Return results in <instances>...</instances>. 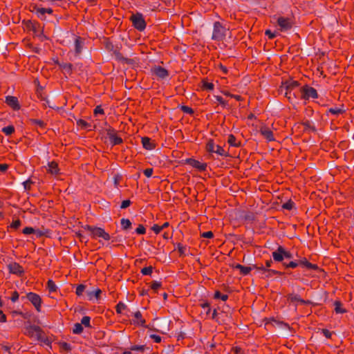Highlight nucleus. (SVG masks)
Masks as SVG:
<instances>
[{"label":"nucleus","instance_id":"f257e3e1","mask_svg":"<svg viewBox=\"0 0 354 354\" xmlns=\"http://www.w3.org/2000/svg\"><path fill=\"white\" fill-rule=\"evenodd\" d=\"M272 257L275 262H281L282 266L285 270L289 268L295 269L299 266L304 271L324 272V270L320 268L317 264L310 263L306 257H301L299 259L290 261L289 262L283 261L284 259H292L293 254L282 245H279L277 249L272 252Z\"/></svg>","mask_w":354,"mask_h":354},{"label":"nucleus","instance_id":"f03ea898","mask_svg":"<svg viewBox=\"0 0 354 354\" xmlns=\"http://www.w3.org/2000/svg\"><path fill=\"white\" fill-rule=\"evenodd\" d=\"M103 43L106 50L109 52H112L118 62L130 66H135L138 64V61L136 59L123 57L122 53L120 52V47L118 46H115L109 38H105Z\"/></svg>","mask_w":354,"mask_h":354},{"label":"nucleus","instance_id":"7ed1b4c3","mask_svg":"<svg viewBox=\"0 0 354 354\" xmlns=\"http://www.w3.org/2000/svg\"><path fill=\"white\" fill-rule=\"evenodd\" d=\"M227 31V29L220 21H215L213 25L212 39L223 41L225 39Z\"/></svg>","mask_w":354,"mask_h":354},{"label":"nucleus","instance_id":"20e7f679","mask_svg":"<svg viewBox=\"0 0 354 354\" xmlns=\"http://www.w3.org/2000/svg\"><path fill=\"white\" fill-rule=\"evenodd\" d=\"M26 328L29 336L32 337L35 333L37 340L43 342L46 344H49L50 343L48 339L45 337V333L40 326L36 325H30Z\"/></svg>","mask_w":354,"mask_h":354},{"label":"nucleus","instance_id":"39448f33","mask_svg":"<svg viewBox=\"0 0 354 354\" xmlns=\"http://www.w3.org/2000/svg\"><path fill=\"white\" fill-rule=\"evenodd\" d=\"M84 229L91 232V234L93 238L96 239L97 237H101L106 241H109L111 239V236L109 233L106 232L104 230L102 227L91 226L89 225H86L84 227Z\"/></svg>","mask_w":354,"mask_h":354},{"label":"nucleus","instance_id":"423d86ee","mask_svg":"<svg viewBox=\"0 0 354 354\" xmlns=\"http://www.w3.org/2000/svg\"><path fill=\"white\" fill-rule=\"evenodd\" d=\"M130 21L132 22L133 28L139 31H143L146 28L147 23L142 14L140 12L133 14L130 17Z\"/></svg>","mask_w":354,"mask_h":354},{"label":"nucleus","instance_id":"0eeeda50","mask_svg":"<svg viewBox=\"0 0 354 354\" xmlns=\"http://www.w3.org/2000/svg\"><path fill=\"white\" fill-rule=\"evenodd\" d=\"M317 91L313 87L308 84H305L301 87V99L308 100L310 98L317 99Z\"/></svg>","mask_w":354,"mask_h":354},{"label":"nucleus","instance_id":"6e6552de","mask_svg":"<svg viewBox=\"0 0 354 354\" xmlns=\"http://www.w3.org/2000/svg\"><path fill=\"white\" fill-rule=\"evenodd\" d=\"M106 132L112 146L120 145L123 142L122 138L118 136V131L112 127L109 126L106 129Z\"/></svg>","mask_w":354,"mask_h":354},{"label":"nucleus","instance_id":"1a4fd4ad","mask_svg":"<svg viewBox=\"0 0 354 354\" xmlns=\"http://www.w3.org/2000/svg\"><path fill=\"white\" fill-rule=\"evenodd\" d=\"M277 24L279 27V30L281 32H284L288 31L292 28L294 21L291 18L279 17L277 20Z\"/></svg>","mask_w":354,"mask_h":354},{"label":"nucleus","instance_id":"9d476101","mask_svg":"<svg viewBox=\"0 0 354 354\" xmlns=\"http://www.w3.org/2000/svg\"><path fill=\"white\" fill-rule=\"evenodd\" d=\"M25 297L34 306L37 312H41L42 299L38 294L30 292Z\"/></svg>","mask_w":354,"mask_h":354},{"label":"nucleus","instance_id":"9b49d317","mask_svg":"<svg viewBox=\"0 0 354 354\" xmlns=\"http://www.w3.org/2000/svg\"><path fill=\"white\" fill-rule=\"evenodd\" d=\"M185 163L192 166L193 168L196 169L199 171H206L207 167L206 163L201 162L200 161L192 158L185 159Z\"/></svg>","mask_w":354,"mask_h":354},{"label":"nucleus","instance_id":"f8f14e48","mask_svg":"<svg viewBox=\"0 0 354 354\" xmlns=\"http://www.w3.org/2000/svg\"><path fill=\"white\" fill-rule=\"evenodd\" d=\"M23 24L26 26L28 30H32L34 33L38 34L39 32H42L43 30L40 26V24L35 21L31 20H24Z\"/></svg>","mask_w":354,"mask_h":354},{"label":"nucleus","instance_id":"ddd939ff","mask_svg":"<svg viewBox=\"0 0 354 354\" xmlns=\"http://www.w3.org/2000/svg\"><path fill=\"white\" fill-rule=\"evenodd\" d=\"M8 269L10 273L16 274L18 277H23L25 272L23 267L17 262H11L9 263L8 265Z\"/></svg>","mask_w":354,"mask_h":354},{"label":"nucleus","instance_id":"4468645a","mask_svg":"<svg viewBox=\"0 0 354 354\" xmlns=\"http://www.w3.org/2000/svg\"><path fill=\"white\" fill-rule=\"evenodd\" d=\"M285 97L291 103L294 102L296 100L301 98V88L299 90H283Z\"/></svg>","mask_w":354,"mask_h":354},{"label":"nucleus","instance_id":"2eb2a0df","mask_svg":"<svg viewBox=\"0 0 354 354\" xmlns=\"http://www.w3.org/2000/svg\"><path fill=\"white\" fill-rule=\"evenodd\" d=\"M299 86L300 83L298 81L286 80V82H282V84L280 86V91L283 93V90H299Z\"/></svg>","mask_w":354,"mask_h":354},{"label":"nucleus","instance_id":"dca6fc26","mask_svg":"<svg viewBox=\"0 0 354 354\" xmlns=\"http://www.w3.org/2000/svg\"><path fill=\"white\" fill-rule=\"evenodd\" d=\"M151 73L160 79H165L169 75L168 70L160 66H154L151 68Z\"/></svg>","mask_w":354,"mask_h":354},{"label":"nucleus","instance_id":"f3484780","mask_svg":"<svg viewBox=\"0 0 354 354\" xmlns=\"http://www.w3.org/2000/svg\"><path fill=\"white\" fill-rule=\"evenodd\" d=\"M5 102L15 111H18L21 108L17 97L11 95L6 96Z\"/></svg>","mask_w":354,"mask_h":354},{"label":"nucleus","instance_id":"a211bd4d","mask_svg":"<svg viewBox=\"0 0 354 354\" xmlns=\"http://www.w3.org/2000/svg\"><path fill=\"white\" fill-rule=\"evenodd\" d=\"M259 132L268 141L271 142L275 140L272 131L268 127H261Z\"/></svg>","mask_w":354,"mask_h":354},{"label":"nucleus","instance_id":"6ab92c4d","mask_svg":"<svg viewBox=\"0 0 354 354\" xmlns=\"http://www.w3.org/2000/svg\"><path fill=\"white\" fill-rule=\"evenodd\" d=\"M133 316L135 319H133L131 323L134 325L140 326L142 327H147L146 326V320L142 317V313L140 311L138 310L134 314Z\"/></svg>","mask_w":354,"mask_h":354},{"label":"nucleus","instance_id":"aec40b11","mask_svg":"<svg viewBox=\"0 0 354 354\" xmlns=\"http://www.w3.org/2000/svg\"><path fill=\"white\" fill-rule=\"evenodd\" d=\"M141 142L143 148L147 150H153L156 147L155 141L151 140L149 137H142Z\"/></svg>","mask_w":354,"mask_h":354},{"label":"nucleus","instance_id":"412c9836","mask_svg":"<svg viewBox=\"0 0 354 354\" xmlns=\"http://www.w3.org/2000/svg\"><path fill=\"white\" fill-rule=\"evenodd\" d=\"M84 46V39L77 36L75 39V53L76 55H79L83 49Z\"/></svg>","mask_w":354,"mask_h":354},{"label":"nucleus","instance_id":"4be33fe9","mask_svg":"<svg viewBox=\"0 0 354 354\" xmlns=\"http://www.w3.org/2000/svg\"><path fill=\"white\" fill-rule=\"evenodd\" d=\"M34 9L36 10L38 17L41 18V19H45L44 15L46 13L52 14L53 12L52 8H38L37 6H34Z\"/></svg>","mask_w":354,"mask_h":354},{"label":"nucleus","instance_id":"5701e85b","mask_svg":"<svg viewBox=\"0 0 354 354\" xmlns=\"http://www.w3.org/2000/svg\"><path fill=\"white\" fill-rule=\"evenodd\" d=\"M232 268H234V269L239 270L240 274L243 276H245V275H248V274H250V271L252 269V268L251 266H244L239 263L233 265Z\"/></svg>","mask_w":354,"mask_h":354},{"label":"nucleus","instance_id":"b1692460","mask_svg":"<svg viewBox=\"0 0 354 354\" xmlns=\"http://www.w3.org/2000/svg\"><path fill=\"white\" fill-rule=\"evenodd\" d=\"M201 88L203 91H212L214 88V84L209 82L207 78H204L201 82Z\"/></svg>","mask_w":354,"mask_h":354},{"label":"nucleus","instance_id":"393cba45","mask_svg":"<svg viewBox=\"0 0 354 354\" xmlns=\"http://www.w3.org/2000/svg\"><path fill=\"white\" fill-rule=\"evenodd\" d=\"M48 166L49 167V169L48 170V173H50L53 175H57L59 173V169L57 162L54 160L49 162Z\"/></svg>","mask_w":354,"mask_h":354},{"label":"nucleus","instance_id":"a878e982","mask_svg":"<svg viewBox=\"0 0 354 354\" xmlns=\"http://www.w3.org/2000/svg\"><path fill=\"white\" fill-rule=\"evenodd\" d=\"M300 124L304 127V131H310L313 133L317 132V129L315 126L309 120H306L305 121H302L300 122Z\"/></svg>","mask_w":354,"mask_h":354},{"label":"nucleus","instance_id":"bb28decb","mask_svg":"<svg viewBox=\"0 0 354 354\" xmlns=\"http://www.w3.org/2000/svg\"><path fill=\"white\" fill-rule=\"evenodd\" d=\"M227 143L231 147H239L241 146V142L238 141L236 138L233 134L228 135Z\"/></svg>","mask_w":354,"mask_h":354},{"label":"nucleus","instance_id":"cd10ccee","mask_svg":"<svg viewBox=\"0 0 354 354\" xmlns=\"http://www.w3.org/2000/svg\"><path fill=\"white\" fill-rule=\"evenodd\" d=\"M263 274L265 275L266 278H270V277H272L273 275L281 276L284 273L281 271L266 268V270H264Z\"/></svg>","mask_w":354,"mask_h":354},{"label":"nucleus","instance_id":"c85d7f7f","mask_svg":"<svg viewBox=\"0 0 354 354\" xmlns=\"http://www.w3.org/2000/svg\"><path fill=\"white\" fill-rule=\"evenodd\" d=\"M121 228L124 231H128L131 229L132 223L129 218H122L120 220Z\"/></svg>","mask_w":354,"mask_h":354},{"label":"nucleus","instance_id":"c756f323","mask_svg":"<svg viewBox=\"0 0 354 354\" xmlns=\"http://www.w3.org/2000/svg\"><path fill=\"white\" fill-rule=\"evenodd\" d=\"M59 68L68 75H71L73 73V65L71 63H62Z\"/></svg>","mask_w":354,"mask_h":354},{"label":"nucleus","instance_id":"7c9ffc66","mask_svg":"<svg viewBox=\"0 0 354 354\" xmlns=\"http://www.w3.org/2000/svg\"><path fill=\"white\" fill-rule=\"evenodd\" d=\"M102 294V290L100 288H97L95 290L87 292V296L88 297V299L91 300L93 297H95L97 300L100 299V295Z\"/></svg>","mask_w":354,"mask_h":354},{"label":"nucleus","instance_id":"2f4dec72","mask_svg":"<svg viewBox=\"0 0 354 354\" xmlns=\"http://www.w3.org/2000/svg\"><path fill=\"white\" fill-rule=\"evenodd\" d=\"M334 306H335V311L337 314H339V313L343 314V313H346V310L342 307V303L340 301L336 300L334 302Z\"/></svg>","mask_w":354,"mask_h":354},{"label":"nucleus","instance_id":"473e14b6","mask_svg":"<svg viewBox=\"0 0 354 354\" xmlns=\"http://www.w3.org/2000/svg\"><path fill=\"white\" fill-rule=\"evenodd\" d=\"M29 122L31 125H37L41 129H45L47 126V124L46 122H44L43 120H39V119H34V118L29 119Z\"/></svg>","mask_w":354,"mask_h":354},{"label":"nucleus","instance_id":"72a5a7b5","mask_svg":"<svg viewBox=\"0 0 354 354\" xmlns=\"http://www.w3.org/2000/svg\"><path fill=\"white\" fill-rule=\"evenodd\" d=\"M34 234L36 235L37 238H40L41 236L50 237V230L48 229H46L44 230H35Z\"/></svg>","mask_w":354,"mask_h":354},{"label":"nucleus","instance_id":"f704fd0d","mask_svg":"<svg viewBox=\"0 0 354 354\" xmlns=\"http://www.w3.org/2000/svg\"><path fill=\"white\" fill-rule=\"evenodd\" d=\"M272 322H274L276 323L277 325L279 326H285L286 328H290V326L287 323H285L283 321H278L274 317H270L268 319V321L266 323V324H272Z\"/></svg>","mask_w":354,"mask_h":354},{"label":"nucleus","instance_id":"c9c22d12","mask_svg":"<svg viewBox=\"0 0 354 354\" xmlns=\"http://www.w3.org/2000/svg\"><path fill=\"white\" fill-rule=\"evenodd\" d=\"M216 145L212 139H209L206 144L205 149L209 153H214Z\"/></svg>","mask_w":354,"mask_h":354},{"label":"nucleus","instance_id":"e433bc0d","mask_svg":"<svg viewBox=\"0 0 354 354\" xmlns=\"http://www.w3.org/2000/svg\"><path fill=\"white\" fill-rule=\"evenodd\" d=\"M216 149L214 151V153L224 157H230V153L224 150V149L220 145L216 146Z\"/></svg>","mask_w":354,"mask_h":354},{"label":"nucleus","instance_id":"4c0bfd02","mask_svg":"<svg viewBox=\"0 0 354 354\" xmlns=\"http://www.w3.org/2000/svg\"><path fill=\"white\" fill-rule=\"evenodd\" d=\"M59 348L61 349V351H66V352H71L72 350V347L70 344L66 342H60L58 343Z\"/></svg>","mask_w":354,"mask_h":354},{"label":"nucleus","instance_id":"58836bf2","mask_svg":"<svg viewBox=\"0 0 354 354\" xmlns=\"http://www.w3.org/2000/svg\"><path fill=\"white\" fill-rule=\"evenodd\" d=\"M46 287L50 292H56L57 289L56 284L52 279H48L46 283Z\"/></svg>","mask_w":354,"mask_h":354},{"label":"nucleus","instance_id":"ea45409f","mask_svg":"<svg viewBox=\"0 0 354 354\" xmlns=\"http://www.w3.org/2000/svg\"><path fill=\"white\" fill-rule=\"evenodd\" d=\"M287 297L288 300H289L291 302L298 301L301 304V301L302 300L300 296L297 294L290 293L288 294Z\"/></svg>","mask_w":354,"mask_h":354},{"label":"nucleus","instance_id":"a19ab883","mask_svg":"<svg viewBox=\"0 0 354 354\" xmlns=\"http://www.w3.org/2000/svg\"><path fill=\"white\" fill-rule=\"evenodd\" d=\"M214 299H221L222 301H225L227 300L228 299V295H223V294H221V292L219 290H216L214 292Z\"/></svg>","mask_w":354,"mask_h":354},{"label":"nucleus","instance_id":"79ce46f5","mask_svg":"<svg viewBox=\"0 0 354 354\" xmlns=\"http://www.w3.org/2000/svg\"><path fill=\"white\" fill-rule=\"evenodd\" d=\"M1 131L6 136H10L15 132V127L13 125H9L3 127Z\"/></svg>","mask_w":354,"mask_h":354},{"label":"nucleus","instance_id":"37998d69","mask_svg":"<svg viewBox=\"0 0 354 354\" xmlns=\"http://www.w3.org/2000/svg\"><path fill=\"white\" fill-rule=\"evenodd\" d=\"M83 326L81 323H76L74 324V327L73 328V333L74 334H80L83 332Z\"/></svg>","mask_w":354,"mask_h":354},{"label":"nucleus","instance_id":"c03bdc74","mask_svg":"<svg viewBox=\"0 0 354 354\" xmlns=\"http://www.w3.org/2000/svg\"><path fill=\"white\" fill-rule=\"evenodd\" d=\"M328 113H330L333 115H338L339 114H342L345 112V110L340 108H330L328 110Z\"/></svg>","mask_w":354,"mask_h":354},{"label":"nucleus","instance_id":"a18cd8bd","mask_svg":"<svg viewBox=\"0 0 354 354\" xmlns=\"http://www.w3.org/2000/svg\"><path fill=\"white\" fill-rule=\"evenodd\" d=\"M294 207L295 203L291 199H289L287 202L282 205V208L287 210H291Z\"/></svg>","mask_w":354,"mask_h":354},{"label":"nucleus","instance_id":"49530a36","mask_svg":"<svg viewBox=\"0 0 354 354\" xmlns=\"http://www.w3.org/2000/svg\"><path fill=\"white\" fill-rule=\"evenodd\" d=\"M153 267L151 266H149L148 267H145L141 269L140 272L143 275H151L153 272Z\"/></svg>","mask_w":354,"mask_h":354},{"label":"nucleus","instance_id":"de8ad7c7","mask_svg":"<svg viewBox=\"0 0 354 354\" xmlns=\"http://www.w3.org/2000/svg\"><path fill=\"white\" fill-rule=\"evenodd\" d=\"M118 232H115V234H113L112 236H111V239H112V242H122L124 237L121 234H116Z\"/></svg>","mask_w":354,"mask_h":354},{"label":"nucleus","instance_id":"09e8293b","mask_svg":"<svg viewBox=\"0 0 354 354\" xmlns=\"http://www.w3.org/2000/svg\"><path fill=\"white\" fill-rule=\"evenodd\" d=\"M126 308L127 306L122 301H120L115 306V311L118 314H121L122 310Z\"/></svg>","mask_w":354,"mask_h":354},{"label":"nucleus","instance_id":"8fccbe9b","mask_svg":"<svg viewBox=\"0 0 354 354\" xmlns=\"http://www.w3.org/2000/svg\"><path fill=\"white\" fill-rule=\"evenodd\" d=\"M180 109L185 113H187V114H189V115H193L194 113L193 109L189 107V106H188L182 105L180 107Z\"/></svg>","mask_w":354,"mask_h":354},{"label":"nucleus","instance_id":"3c124183","mask_svg":"<svg viewBox=\"0 0 354 354\" xmlns=\"http://www.w3.org/2000/svg\"><path fill=\"white\" fill-rule=\"evenodd\" d=\"M90 322H91V317L88 316H84L82 317V319L81 320V324H82V325H84L85 327L91 328Z\"/></svg>","mask_w":354,"mask_h":354},{"label":"nucleus","instance_id":"603ef678","mask_svg":"<svg viewBox=\"0 0 354 354\" xmlns=\"http://www.w3.org/2000/svg\"><path fill=\"white\" fill-rule=\"evenodd\" d=\"M145 345H133L130 347L131 351L144 352L145 351Z\"/></svg>","mask_w":354,"mask_h":354},{"label":"nucleus","instance_id":"864d4df0","mask_svg":"<svg viewBox=\"0 0 354 354\" xmlns=\"http://www.w3.org/2000/svg\"><path fill=\"white\" fill-rule=\"evenodd\" d=\"M77 124L81 127L82 129H87L88 127H91V124L89 123H88L86 120L82 119H79L77 121Z\"/></svg>","mask_w":354,"mask_h":354},{"label":"nucleus","instance_id":"5fc2aeb1","mask_svg":"<svg viewBox=\"0 0 354 354\" xmlns=\"http://www.w3.org/2000/svg\"><path fill=\"white\" fill-rule=\"evenodd\" d=\"M33 184L34 182L30 178H28L23 183L24 189L26 191H30L31 189V185Z\"/></svg>","mask_w":354,"mask_h":354},{"label":"nucleus","instance_id":"6e6d98bb","mask_svg":"<svg viewBox=\"0 0 354 354\" xmlns=\"http://www.w3.org/2000/svg\"><path fill=\"white\" fill-rule=\"evenodd\" d=\"M162 286V283L157 281H153L151 283L150 288L152 289L155 292H156V290L160 288Z\"/></svg>","mask_w":354,"mask_h":354},{"label":"nucleus","instance_id":"4d7b16f0","mask_svg":"<svg viewBox=\"0 0 354 354\" xmlns=\"http://www.w3.org/2000/svg\"><path fill=\"white\" fill-rule=\"evenodd\" d=\"M177 250H178V252H179L180 256L185 255L186 247L185 245H183V244H181L180 243H178L177 244Z\"/></svg>","mask_w":354,"mask_h":354},{"label":"nucleus","instance_id":"13d9d810","mask_svg":"<svg viewBox=\"0 0 354 354\" xmlns=\"http://www.w3.org/2000/svg\"><path fill=\"white\" fill-rule=\"evenodd\" d=\"M214 97L223 108L226 107L228 105L227 101L223 100V98L221 96L214 95Z\"/></svg>","mask_w":354,"mask_h":354},{"label":"nucleus","instance_id":"bf43d9fd","mask_svg":"<svg viewBox=\"0 0 354 354\" xmlns=\"http://www.w3.org/2000/svg\"><path fill=\"white\" fill-rule=\"evenodd\" d=\"M86 288V286L83 284H80L77 286L75 293L77 296H80L84 292V290Z\"/></svg>","mask_w":354,"mask_h":354},{"label":"nucleus","instance_id":"052dcab7","mask_svg":"<svg viewBox=\"0 0 354 354\" xmlns=\"http://www.w3.org/2000/svg\"><path fill=\"white\" fill-rule=\"evenodd\" d=\"M135 232L138 234H145L146 233V228L143 225L140 224L136 229Z\"/></svg>","mask_w":354,"mask_h":354},{"label":"nucleus","instance_id":"680f3d73","mask_svg":"<svg viewBox=\"0 0 354 354\" xmlns=\"http://www.w3.org/2000/svg\"><path fill=\"white\" fill-rule=\"evenodd\" d=\"M35 230L32 227H26L23 229L22 232L24 234H34Z\"/></svg>","mask_w":354,"mask_h":354},{"label":"nucleus","instance_id":"e2e57ef3","mask_svg":"<svg viewBox=\"0 0 354 354\" xmlns=\"http://www.w3.org/2000/svg\"><path fill=\"white\" fill-rule=\"evenodd\" d=\"M21 221L19 219H17L12 222V223L10 225V227L17 230L21 226Z\"/></svg>","mask_w":354,"mask_h":354},{"label":"nucleus","instance_id":"0e129e2a","mask_svg":"<svg viewBox=\"0 0 354 354\" xmlns=\"http://www.w3.org/2000/svg\"><path fill=\"white\" fill-rule=\"evenodd\" d=\"M93 113L95 115H97V114L104 115V109L102 108V106L100 105H99L95 108Z\"/></svg>","mask_w":354,"mask_h":354},{"label":"nucleus","instance_id":"69168bd1","mask_svg":"<svg viewBox=\"0 0 354 354\" xmlns=\"http://www.w3.org/2000/svg\"><path fill=\"white\" fill-rule=\"evenodd\" d=\"M265 35L268 36L269 39H273L277 36V33L272 32L270 30H266Z\"/></svg>","mask_w":354,"mask_h":354},{"label":"nucleus","instance_id":"338daca9","mask_svg":"<svg viewBox=\"0 0 354 354\" xmlns=\"http://www.w3.org/2000/svg\"><path fill=\"white\" fill-rule=\"evenodd\" d=\"M131 204V201L129 199L127 200H124L121 203V205H120V208L121 209H126L128 207H129Z\"/></svg>","mask_w":354,"mask_h":354},{"label":"nucleus","instance_id":"774afa93","mask_svg":"<svg viewBox=\"0 0 354 354\" xmlns=\"http://www.w3.org/2000/svg\"><path fill=\"white\" fill-rule=\"evenodd\" d=\"M151 230H153L155 234H158L161 231L162 228L160 227V225H158V224H154L151 227Z\"/></svg>","mask_w":354,"mask_h":354}]
</instances>
